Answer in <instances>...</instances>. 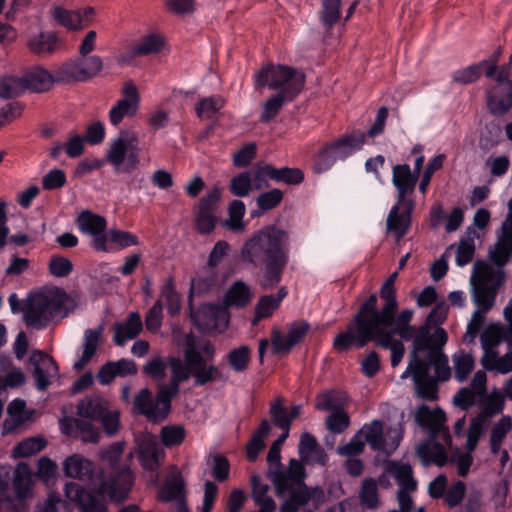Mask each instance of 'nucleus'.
I'll use <instances>...</instances> for the list:
<instances>
[{
    "mask_svg": "<svg viewBox=\"0 0 512 512\" xmlns=\"http://www.w3.org/2000/svg\"><path fill=\"white\" fill-rule=\"evenodd\" d=\"M104 329L103 323L95 328L85 330L83 339V352H96L104 342Z\"/></svg>",
    "mask_w": 512,
    "mask_h": 512,
    "instance_id": "052dcab7",
    "label": "nucleus"
},
{
    "mask_svg": "<svg viewBox=\"0 0 512 512\" xmlns=\"http://www.w3.org/2000/svg\"><path fill=\"white\" fill-rule=\"evenodd\" d=\"M502 133L501 126L492 121L485 125L480 135V146L484 149H490L498 144Z\"/></svg>",
    "mask_w": 512,
    "mask_h": 512,
    "instance_id": "69168bd1",
    "label": "nucleus"
},
{
    "mask_svg": "<svg viewBox=\"0 0 512 512\" xmlns=\"http://www.w3.org/2000/svg\"><path fill=\"white\" fill-rule=\"evenodd\" d=\"M107 408V402L101 397L88 396L77 404V414L82 418L99 420Z\"/></svg>",
    "mask_w": 512,
    "mask_h": 512,
    "instance_id": "e433bc0d",
    "label": "nucleus"
},
{
    "mask_svg": "<svg viewBox=\"0 0 512 512\" xmlns=\"http://www.w3.org/2000/svg\"><path fill=\"white\" fill-rule=\"evenodd\" d=\"M281 448L271 445L267 461L270 464L268 477L275 486L278 496L286 495L287 490L303 486L305 470L302 463L296 459L289 461L288 467L284 468L280 462Z\"/></svg>",
    "mask_w": 512,
    "mask_h": 512,
    "instance_id": "9b49d317",
    "label": "nucleus"
},
{
    "mask_svg": "<svg viewBox=\"0 0 512 512\" xmlns=\"http://www.w3.org/2000/svg\"><path fill=\"white\" fill-rule=\"evenodd\" d=\"M32 374L38 390L44 391L57 374V365L50 354H31L29 358Z\"/></svg>",
    "mask_w": 512,
    "mask_h": 512,
    "instance_id": "393cba45",
    "label": "nucleus"
},
{
    "mask_svg": "<svg viewBox=\"0 0 512 512\" xmlns=\"http://www.w3.org/2000/svg\"><path fill=\"white\" fill-rule=\"evenodd\" d=\"M417 181V175L412 173L408 164H398L393 167L392 182L397 189L399 203L410 200L407 196L414 192Z\"/></svg>",
    "mask_w": 512,
    "mask_h": 512,
    "instance_id": "cd10ccee",
    "label": "nucleus"
},
{
    "mask_svg": "<svg viewBox=\"0 0 512 512\" xmlns=\"http://www.w3.org/2000/svg\"><path fill=\"white\" fill-rule=\"evenodd\" d=\"M511 257L512 237L500 235L494 245V248L489 251L490 260L499 268L496 271H501L504 275V272L501 270V268L510 261Z\"/></svg>",
    "mask_w": 512,
    "mask_h": 512,
    "instance_id": "a19ab883",
    "label": "nucleus"
},
{
    "mask_svg": "<svg viewBox=\"0 0 512 512\" xmlns=\"http://www.w3.org/2000/svg\"><path fill=\"white\" fill-rule=\"evenodd\" d=\"M310 330V325L304 320L288 323L283 332L274 328L271 332V343L275 352H287L302 342Z\"/></svg>",
    "mask_w": 512,
    "mask_h": 512,
    "instance_id": "aec40b11",
    "label": "nucleus"
},
{
    "mask_svg": "<svg viewBox=\"0 0 512 512\" xmlns=\"http://www.w3.org/2000/svg\"><path fill=\"white\" fill-rule=\"evenodd\" d=\"M270 415L276 426L283 430H289L291 417L286 408L283 407V398L278 397L270 407Z\"/></svg>",
    "mask_w": 512,
    "mask_h": 512,
    "instance_id": "0e129e2a",
    "label": "nucleus"
},
{
    "mask_svg": "<svg viewBox=\"0 0 512 512\" xmlns=\"http://www.w3.org/2000/svg\"><path fill=\"white\" fill-rule=\"evenodd\" d=\"M65 422L75 423L83 442L96 443L99 441L100 433L91 422L75 418H65L62 425H64Z\"/></svg>",
    "mask_w": 512,
    "mask_h": 512,
    "instance_id": "680f3d73",
    "label": "nucleus"
},
{
    "mask_svg": "<svg viewBox=\"0 0 512 512\" xmlns=\"http://www.w3.org/2000/svg\"><path fill=\"white\" fill-rule=\"evenodd\" d=\"M122 95L123 98L119 99L109 111V120L114 126H118L125 117L135 116L139 109L140 95L131 81L124 84Z\"/></svg>",
    "mask_w": 512,
    "mask_h": 512,
    "instance_id": "4be33fe9",
    "label": "nucleus"
},
{
    "mask_svg": "<svg viewBox=\"0 0 512 512\" xmlns=\"http://www.w3.org/2000/svg\"><path fill=\"white\" fill-rule=\"evenodd\" d=\"M177 356L178 354L171 355L166 360L155 356L145 364L143 371L152 379L162 382L166 378L167 368L170 369V359Z\"/></svg>",
    "mask_w": 512,
    "mask_h": 512,
    "instance_id": "603ef678",
    "label": "nucleus"
},
{
    "mask_svg": "<svg viewBox=\"0 0 512 512\" xmlns=\"http://www.w3.org/2000/svg\"><path fill=\"white\" fill-rule=\"evenodd\" d=\"M137 372L135 363L132 360L120 359L119 361H109L105 363L97 374L98 381L107 385L116 377H126L134 375Z\"/></svg>",
    "mask_w": 512,
    "mask_h": 512,
    "instance_id": "c85d7f7f",
    "label": "nucleus"
},
{
    "mask_svg": "<svg viewBox=\"0 0 512 512\" xmlns=\"http://www.w3.org/2000/svg\"><path fill=\"white\" fill-rule=\"evenodd\" d=\"M512 429V418L503 416L492 428L490 435V449L493 454L500 451L503 439Z\"/></svg>",
    "mask_w": 512,
    "mask_h": 512,
    "instance_id": "de8ad7c7",
    "label": "nucleus"
},
{
    "mask_svg": "<svg viewBox=\"0 0 512 512\" xmlns=\"http://www.w3.org/2000/svg\"><path fill=\"white\" fill-rule=\"evenodd\" d=\"M102 68L103 62L99 56L93 55L87 58L82 56L64 63L57 69V82L63 84L84 82L98 75Z\"/></svg>",
    "mask_w": 512,
    "mask_h": 512,
    "instance_id": "2eb2a0df",
    "label": "nucleus"
},
{
    "mask_svg": "<svg viewBox=\"0 0 512 512\" xmlns=\"http://www.w3.org/2000/svg\"><path fill=\"white\" fill-rule=\"evenodd\" d=\"M241 257L254 267L263 266L259 286L264 290L273 289L281 282L289 262L288 232L275 225L262 227L244 242Z\"/></svg>",
    "mask_w": 512,
    "mask_h": 512,
    "instance_id": "f03ea898",
    "label": "nucleus"
},
{
    "mask_svg": "<svg viewBox=\"0 0 512 512\" xmlns=\"http://www.w3.org/2000/svg\"><path fill=\"white\" fill-rule=\"evenodd\" d=\"M143 330V322L138 312H130L123 322H117L113 327V342L123 347L137 338Z\"/></svg>",
    "mask_w": 512,
    "mask_h": 512,
    "instance_id": "a878e982",
    "label": "nucleus"
},
{
    "mask_svg": "<svg viewBox=\"0 0 512 512\" xmlns=\"http://www.w3.org/2000/svg\"><path fill=\"white\" fill-rule=\"evenodd\" d=\"M493 79L485 89L486 106L492 115L503 116L512 108V79Z\"/></svg>",
    "mask_w": 512,
    "mask_h": 512,
    "instance_id": "a211bd4d",
    "label": "nucleus"
},
{
    "mask_svg": "<svg viewBox=\"0 0 512 512\" xmlns=\"http://www.w3.org/2000/svg\"><path fill=\"white\" fill-rule=\"evenodd\" d=\"M245 204L241 200H233L229 206V219L225 225L232 231H242L244 229L243 216L245 214Z\"/></svg>",
    "mask_w": 512,
    "mask_h": 512,
    "instance_id": "e2e57ef3",
    "label": "nucleus"
},
{
    "mask_svg": "<svg viewBox=\"0 0 512 512\" xmlns=\"http://www.w3.org/2000/svg\"><path fill=\"white\" fill-rule=\"evenodd\" d=\"M387 472L398 482L399 489L415 491L417 482L413 478L412 467L406 463L390 462L387 465Z\"/></svg>",
    "mask_w": 512,
    "mask_h": 512,
    "instance_id": "58836bf2",
    "label": "nucleus"
},
{
    "mask_svg": "<svg viewBox=\"0 0 512 512\" xmlns=\"http://www.w3.org/2000/svg\"><path fill=\"white\" fill-rule=\"evenodd\" d=\"M416 422L429 432V438L416 448L417 456L424 465L435 463L443 466L447 462L446 448L451 445V436L446 426V415L440 408L420 406L415 414Z\"/></svg>",
    "mask_w": 512,
    "mask_h": 512,
    "instance_id": "39448f33",
    "label": "nucleus"
},
{
    "mask_svg": "<svg viewBox=\"0 0 512 512\" xmlns=\"http://www.w3.org/2000/svg\"><path fill=\"white\" fill-rule=\"evenodd\" d=\"M486 383V373L482 370L477 371L474 374L470 385L461 388L453 396V403L462 410H468L476 404L481 405L482 411L477 415V417L489 422L494 415L503 410L504 396L498 390H494L490 394H487Z\"/></svg>",
    "mask_w": 512,
    "mask_h": 512,
    "instance_id": "1a4fd4ad",
    "label": "nucleus"
},
{
    "mask_svg": "<svg viewBox=\"0 0 512 512\" xmlns=\"http://www.w3.org/2000/svg\"><path fill=\"white\" fill-rule=\"evenodd\" d=\"M365 138V133L357 130L325 145L317 154L314 170L317 173L326 171L337 159L345 158L354 151L361 149L365 143Z\"/></svg>",
    "mask_w": 512,
    "mask_h": 512,
    "instance_id": "ddd939ff",
    "label": "nucleus"
},
{
    "mask_svg": "<svg viewBox=\"0 0 512 512\" xmlns=\"http://www.w3.org/2000/svg\"><path fill=\"white\" fill-rule=\"evenodd\" d=\"M286 295L287 289L283 286L278 290L277 295L261 296L255 307L254 322L271 316Z\"/></svg>",
    "mask_w": 512,
    "mask_h": 512,
    "instance_id": "4c0bfd02",
    "label": "nucleus"
},
{
    "mask_svg": "<svg viewBox=\"0 0 512 512\" xmlns=\"http://www.w3.org/2000/svg\"><path fill=\"white\" fill-rule=\"evenodd\" d=\"M13 486L15 495L3 498L2 507L8 508V512H21L26 507L32 489V474L28 465H17L14 471Z\"/></svg>",
    "mask_w": 512,
    "mask_h": 512,
    "instance_id": "f3484780",
    "label": "nucleus"
},
{
    "mask_svg": "<svg viewBox=\"0 0 512 512\" xmlns=\"http://www.w3.org/2000/svg\"><path fill=\"white\" fill-rule=\"evenodd\" d=\"M46 445V441L40 437H31L24 439L13 449L14 457H29L41 451Z\"/></svg>",
    "mask_w": 512,
    "mask_h": 512,
    "instance_id": "bf43d9fd",
    "label": "nucleus"
},
{
    "mask_svg": "<svg viewBox=\"0 0 512 512\" xmlns=\"http://www.w3.org/2000/svg\"><path fill=\"white\" fill-rule=\"evenodd\" d=\"M33 412V410L26 409V403L24 400H13L7 407L8 418L5 419L3 424L4 431L7 433L13 432L26 421H28L31 418Z\"/></svg>",
    "mask_w": 512,
    "mask_h": 512,
    "instance_id": "f704fd0d",
    "label": "nucleus"
},
{
    "mask_svg": "<svg viewBox=\"0 0 512 512\" xmlns=\"http://www.w3.org/2000/svg\"><path fill=\"white\" fill-rule=\"evenodd\" d=\"M65 294L57 292L37 291L28 294L23 302V320L28 327L41 330L62 319L64 313Z\"/></svg>",
    "mask_w": 512,
    "mask_h": 512,
    "instance_id": "6e6552de",
    "label": "nucleus"
},
{
    "mask_svg": "<svg viewBox=\"0 0 512 512\" xmlns=\"http://www.w3.org/2000/svg\"><path fill=\"white\" fill-rule=\"evenodd\" d=\"M76 222L83 233L92 236V247L96 251H107V222L103 216L84 210L78 215Z\"/></svg>",
    "mask_w": 512,
    "mask_h": 512,
    "instance_id": "412c9836",
    "label": "nucleus"
},
{
    "mask_svg": "<svg viewBox=\"0 0 512 512\" xmlns=\"http://www.w3.org/2000/svg\"><path fill=\"white\" fill-rule=\"evenodd\" d=\"M250 481L252 485V497L255 503L260 506L259 512H274L276 504L274 500L267 495L269 486L257 475H252Z\"/></svg>",
    "mask_w": 512,
    "mask_h": 512,
    "instance_id": "ea45409f",
    "label": "nucleus"
},
{
    "mask_svg": "<svg viewBox=\"0 0 512 512\" xmlns=\"http://www.w3.org/2000/svg\"><path fill=\"white\" fill-rule=\"evenodd\" d=\"M190 378L194 379L196 386H203L219 380L221 373L202 354H178L170 359L169 383L159 386L154 399L149 389H141L134 400L135 409L153 422L163 421L170 411L171 399L180 391V384Z\"/></svg>",
    "mask_w": 512,
    "mask_h": 512,
    "instance_id": "f257e3e1",
    "label": "nucleus"
},
{
    "mask_svg": "<svg viewBox=\"0 0 512 512\" xmlns=\"http://www.w3.org/2000/svg\"><path fill=\"white\" fill-rule=\"evenodd\" d=\"M505 342L509 350H512V341L507 329L501 324H489L481 334V344L484 352H493L500 343Z\"/></svg>",
    "mask_w": 512,
    "mask_h": 512,
    "instance_id": "72a5a7b5",
    "label": "nucleus"
},
{
    "mask_svg": "<svg viewBox=\"0 0 512 512\" xmlns=\"http://www.w3.org/2000/svg\"><path fill=\"white\" fill-rule=\"evenodd\" d=\"M138 457L144 470L155 471L159 468L164 458L157 437L150 433H144L137 438Z\"/></svg>",
    "mask_w": 512,
    "mask_h": 512,
    "instance_id": "b1692460",
    "label": "nucleus"
},
{
    "mask_svg": "<svg viewBox=\"0 0 512 512\" xmlns=\"http://www.w3.org/2000/svg\"><path fill=\"white\" fill-rule=\"evenodd\" d=\"M107 160L116 172L129 173L139 164V140L134 131L122 130L113 140L108 151Z\"/></svg>",
    "mask_w": 512,
    "mask_h": 512,
    "instance_id": "f8f14e48",
    "label": "nucleus"
},
{
    "mask_svg": "<svg viewBox=\"0 0 512 512\" xmlns=\"http://www.w3.org/2000/svg\"><path fill=\"white\" fill-rule=\"evenodd\" d=\"M63 471L67 477L79 480H91L95 472L94 464L80 454H73L63 462Z\"/></svg>",
    "mask_w": 512,
    "mask_h": 512,
    "instance_id": "2f4dec72",
    "label": "nucleus"
},
{
    "mask_svg": "<svg viewBox=\"0 0 512 512\" xmlns=\"http://www.w3.org/2000/svg\"><path fill=\"white\" fill-rule=\"evenodd\" d=\"M341 0H322L320 18L323 26L330 30L340 19Z\"/></svg>",
    "mask_w": 512,
    "mask_h": 512,
    "instance_id": "864d4df0",
    "label": "nucleus"
},
{
    "mask_svg": "<svg viewBox=\"0 0 512 512\" xmlns=\"http://www.w3.org/2000/svg\"><path fill=\"white\" fill-rule=\"evenodd\" d=\"M380 296L385 300L380 318L385 321H394V314L398 307L394 286L383 284L380 289Z\"/></svg>",
    "mask_w": 512,
    "mask_h": 512,
    "instance_id": "6e6d98bb",
    "label": "nucleus"
},
{
    "mask_svg": "<svg viewBox=\"0 0 512 512\" xmlns=\"http://www.w3.org/2000/svg\"><path fill=\"white\" fill-rule=\"evenodd\" d=\"M217 276L211 267L203 269V275H199L196 279L192 280L191 290L197 294H205L217 286Z\"/></svg>",
    "mask_w": 512,
    "mask_h": 512,
    "instance_id": "4d7b16f0",
    "label": "nucleus"
},
{
    "mask_svg": "<svg viewBox=\"0 0 512 512\" xmlns=\"http://www.w3.org/2000/svg\"><path fill=\"white\" fill-rule=\"evenodd\" d=\"M382 309L377 310V296L372 294L360 306L352 322L346 331L338 334L333 346L337 350L361 349L369 342L374 341L380 328H388L393 321H385L380 318Z\"/></svg>",
    "mask_w": 512,
    "mask_h": 512,
    "instance_id": "423d86ee",
    "label": "nucleus"
},
{
    "mask_svg": "<svg viewBox=\"0 0 512 512\" xmlns=\"http://www.w3.org/2000/svg\"><path fill=\"white\" fill-rule=\"evenodd\" d=\"M133 483V472L128 467H124L120 471L113 472L107 480L101 481L97 492L103 497H109L113 502H122L128 497Z\"/></svg>",
    "mask_w": 512,
    "mask_h": 512,
    "instance_id": "6ab92c4d",
    "label": "nucleus"
},
{
    "mask_svg": "<svg viewBox=\"0 0 512 512\" xmlns=\"http://www.w3.org/2000/svg\"><path fill=\"white\" fill-rule=\"evenodd\" d=\"M252 300V292L250 287L243 281L238 280L234 282L227 290L223 306L228 308H243L247 306Z\"/></svg>",
    "mask_w": 512,
    "mask_h": 512,
    "instance_id": "c9c22d12",
    "label": "nucleus"
},
{
    "mask_svg": "<svg viewBox=\"0 0 512 512\" xmlns=\"http://www.w3.org/2000/svg\"><path fill=\"white\" fill-rule=\"evenodd\" d=\"M270 170L271 180L277 183L282 182L287 185H298L304 180V173L299 168H275L271 165Z\"/></svg>",
    "mask_w": 512,
    "mask_h": 512,
    "instance_id": "8fccbe9b",
    "label": "nucleus"
},
{
    "mask_svg": "<svg viewBox=\"0 0 512 512\" xmlns=\"http://www.w3.org/2000/svg\"><path fill=\"white\" fill-rule=\"evenodd\" d=\"M481 364L488 371L507 374L512 371V354H483Z\"/></svg>",
    "mask_w": 512,
    "mask_h": 512,
    "instance_id": "37998d69",
    "label": "nucleus"
},
{
    "mask_svg": "<svg viewBox=\"0 0 512 512\" xmlns=\"http://www.w3.org/2000/svg\"><path fill=\"white\" fill-rule=\"evenodd\" d=\"M194 324L203 332H223L229 323L230 315L220 304H204L191 314Z\"/></svg>",
    "mask_w": 512,
    "mask_h": 512,
    "instance_id": "dca6fc26",
    "label": "nucleus"
},
{
    "mask_svg": "<svg viewBox=\"0 0 512 512\" xmlns=\"http://www.w3.org/2000/svg\"><path fill=\"white\" fill-rule=\"evenodd\" d=\"M503 283V274L496 271L484 260H477L473 265L470 277L472 300L477 306L463 336L466 343L474 342L485 320V314L489 312L496 301L497 291Z\"/></svg>",
    "mask_w": 512,
    "mask_h": 512,
    "instance_id": "20e7f679",
    "label": "nucleus"
},
{
    "mask_svg": "<svg viewBox=\"0 0 512 512\" xmlns=\"http://www.w3.org/2000/svg\"><path fill=\"white\" fill-rule=\"evenodd\" d=\"M59 38L55 32L41 31L27 41L29 51L39 57L53 54L58 46Z\"/></svg>",
    "mask_w": 512,
    "mask_h": 512,
    "instance_id": "473e14b6",
    "label": "nucleus"
},
{
    "mask_svg": "<svg viewBox=\"0 0 512 512\" xmlns=\"http://www.w3.org/2000/svg\"><path fill=\"white\" fill-rule=\"evenodd\" d=\"M451 367L446 354H411L402 379L411 376L418 393L426 399H434L437 383L451 377Z\"/></svg>",
    "mask_w": 512,
    "mask_h": 512,
    "instance_id": "0eeeda50",
    "label": "nucleus"
},
{
    "mask_svg": "<svg viewBox=\"0 0 512 512\" xmlns=\"http://www.w3.org/2000/svg\"><path fill=\"white\" fill-rule=\"evenodd\" d=\"M305 79L302 71L281 64L267 65L254 76L257 90L264 87L272 90L280 89L278 93L290 94L289 98H295L303 90Z\"/></svg>",
    "mask_w": 512,
    "mask_h": 512,
    "instance_id": "9d476101",
    "label": "nucleus"
},
{
    "mask_svg": "<svg viewBox=\"0 0 512 512\" xmlns=\"http://www.w3.org/2000/svg\"><path fill=\"white\" fill-rule=\"evenodd\" d=\"M454 377L463 382L474 369L475 361L471 354H454Z\"/></svg>",
    "mask_w": 512,
    "mask_h": 512,
    "instance_id": "13d9d810",
    "label": "nucleus"
},
{
    "mask_svg": "<svg viewBox=\"0 0 512 512\" xmlns=\"http://www.w3.org/2000/svg\"><path fill=\"white\" fill-rule=\"evenodd\" d=\"M484 73L480 62L473 63L467 67L455 70L452 73V80L459 85H469L477 82Z\"/></svg>",
    "mask_w": 512,
    "mask_h": 512,
    "instance_id": "09e8293b",
    "label": "nucleus"
},
{
    "mask_svg": "<svg viewBox=\"0 0 512 512\" xmlns=\"http://www.w3.org/2000/svg\"><path fill=\"white\" fill-rule=\"evenodd\" d=\"M24 90L32 92H46L52 88L53 83L57 82V70L53 76L42 67H34L22 77Z\"/></svg>",
    "mask_w": 512,
    "mask_h": 512,
    "instance_id": "c756f323",
    "label": "nucleus"
},
{
    "mask_svg": "<svg viewBox=\"0 0 512 512\" xmlns=\"http://www.w3.org/2000/svg\"><path fill=\"white\" fill-rule=\"evenodd\" d=\"M52 18L59 25L69 30L78 29L83 22V17L80 10H67L60 6H55L53 8Z\"/></svg>",
    "mask_w": 512,
    "mask_h": 512,
    "instance_id": "a18cd8bd",
    "label": "nucleus"
},
{
    "mask_svg": "<svg viewBox=\"0 0 512 512\" xmlns=\"http://www.w3.org/2000/svg\"><path fill=\"white\" fill-rule=\"evenodd\" d=\"M290 94L276 93L270 96L262 106V112L259 120L261 123H270L280 112L286 102H291L294 98H289Z\"/></svg>",
    "mask_w": 512,
    "mask_h": 512,
    "instance_id": "79ce46f5",
    "label": "nucleus"
},
{
    "mask_svg": "<svg viewBox=\"0 0 512 512\" xmlns=\"http://www.w3.org/2000/svg\"><path fill=\"white\" fill-rule=\"evenodd\" d=\"M230 191L237 197H245L253 189L251 173L248 171L241 172L231 179Z\"/></svg>",
    "mask_w": 512,
    "mask_h": 512,
    "instance_id": "338daca9",
    "label": "nucleus"
},
{
    "mask_svg": "<svg viewBox=\"0 0 512 512\" xmlns=\"http://www.w3.org/2000/svg\"><path fill=\"white\" fill-rule=\"evenodd\" d=\"M225 100L221 96H210L201 99L195 107L200 119L217 118L219 111L224 107Z\"/></svg>",
    "mask_w": 512,
    "mask_h": 512,
    "instance_id": "49530a36",
    "label": "nucleus"
},
{
    "mask_svg": "<svg viewBox=\"0 0 512 512\" xmlns=\"http://www.w3.org/2000/svg\"><path fill=\"white\" fill-rule=\"evenodd\" d=\"M414 210L413 200L399 203L397 201L387 216L386 230L400 241L409 231L411 226L412 213Z\"/></svg>",
    "mask_w": 512,
    "mask_h": 512,
    "instance_id": "5701e85b",
    "label": "nucleus"
},
{
    "mask_svg": "<svg viewBox=\"0 0 512 512\" xmlns=\"http://www.w3.org/2000/svg\"><path fill=\"white\" fill-rule=\"evenodd\" d=\"M271 426L264 419L261 421L260 427L253 433L246 447V456L249 461H255L259 452L264 448V439L270 433Z\"/></svg>",
    "mask_w": 512,
    "mask_h": 512,
    "instance_id": "c03bdc74",
    "label": "nucleus"
},
{
    "mask_svg": "<svg viewBox=\"0 0 512 512\" xmlns=\"http://www.w3.org/2000/svg\"><path fill=\"white\" fill-rule=\"evenodd\" d=\"M286 494L290 498L282 505L281 512H297L298 508L306 504L310 499V494L305 485L289 489Z\"/></svg>",
    "mask_w": 512,
    "mask_h": 512,
    "instance_id": "5fc2aeb1",
    "label": "nucleus"
},
{
    "mask_svg": "<svg viewBox=\"0 0 512 512\" xmlns=\"http://www.w3.org/2000/svg\"><path fill=\"white\" fill-rule=\"evenodd\" d=\"M358 433H361L363 440L365 439L372 450L382 451L386 454L393 453L402 439L400 425L389 428L384 435L383 423L379 420H373L364 425Z\"/></svg>",
    "mask_w": 512,
    "mask_h": 512,
    "instance_id": "4468645a",
    "label": "nucleus"
},
{
    "mask_svg": "<svg viewBox=\"0 0 512 512\" xmlns=\"http://www.w3.org/2000/svg\"><path fill=\"white\" fill-rule=\"evenodd\" d=\"M413 311L402 310L388 328H380L373 341L375 347L390 352H405L404 343L410 344L411 352H442L448 340L445 330L428 326H413Z\"/></svg>",
    "mask_w": 512,
    "mask_h": 512,
    "instance_id": "7ed1b4c3",
    "label": "nucleus"
},
{
    "mask_svg": "<svg viewBox=\"0 0 512 512\" xmlns=\"http://www.w3.org/2000/svg\"><path fill=\"white\" fill-rule=\"evenodd\" d=\"M160 499L164 502L174 501L175 512H188L184 495V481L181 477H173L168 480L161 489Z\"/></svg>",
    "mask_w": 512,
    "mask_h": 512,
    "instance_id": "7c9ffc66",
    "label": "nucleus"
},
{
    "mask_svg": "<svg viewBox=\"0 0 512 512\" xmlns=\"http://www.w3.org/2000/svg\"><path fill=\"white\" fill-rule=\"evenodd\" d=\"M174 340L178 345L184 348V352H198L197 349L201 348L202 352H214V346L206 341L203 344H199L196 337L192 333L184 334L179 330L173 331Z\"/></svg>",
    "mask_w": 512,
    "mask_h": 512,
    "instance_id": "3c124183",
    "label": "nucleus"
},
{
    "mask_svg": "<svg viewBox=\"0 0 512 512\" xmlns=\"http://www.w3.org/2000/svg\"><path fill=\"white\" fill-rule=\"evenodd\" d=\"M64 492L71 502H74L81 508L82 512H108L103 501L98 500L92 494L85 491L78 483H66Z\"/></svg>",
    "mask_w": 512,
    "mask_h": 512,
    "instance_id": "bb28decb",
    "label": "nucleus"
},
{
    "mask_svg": "<svg viewBox=\"0 0 512 512\" xmlns=\"http://www.w3.org/2000/svg\"><path fill=\"white\" fill-rule=\"evenodd\" d=\"M22 77H4L0 79V97L14 98L24 92Z\"/></svg>",
    "mask_w": 512,
    "mask_h": 512,
    "instance_id": "774afa93",
    "label": "nucleus"
}]
</instances>
